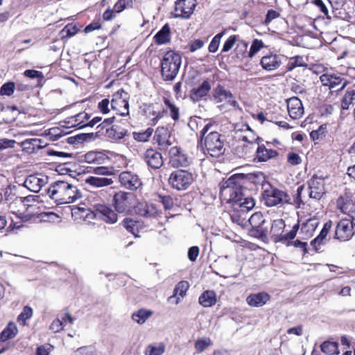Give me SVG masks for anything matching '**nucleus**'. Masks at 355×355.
Instances as JSON below:
<instances>
[{"label": "nucleus", "mask_w": 355, "mask_h": 355, "mask_svg": "<svg viewBox=\"0 0 355 355\" xmlns=\"http://www.w3.org/2000/svg\"><path fill=\"white\" fill-rule=\"evenodd\" d=\"M211 341L209 338L198 339L195 343V347L199 352H203L207 347L211 345Z\"/></svg>", "instance_id": "5fc2aeb1"}, {"label": "nucleus", "mask_w": 355, "mask_h": 355, "mask_svg": "<svg viewBox=\"0 0 355 355\" xmlns=\"http://www.w3.org/2000/svg\"><path fill=\"white\" fill-rule=\"evenodd\" d=\"M46 193L58 205L71 203L82 197L77 187L65 180L53 182Z\"/></svg>", "instance_id": "f03ea898"}, {"label": "nucleus", "mask_w": 355, "mask_h": 355, "mask_svg": "<svg viewBox=\"0 0 355 355\" xmlns=\"http://www.w3.org/2000/svg\"><path fill=\"white\" fill-rule=\"evenodd\" d=\"M299 230V224H295L293 226L292 230L287 233L282 234L280 237L279 242H283L288 240L293 239L297 234V232Z\"/></svg>", "instance_id": "6e6d98bb"}, {"label": "nucleus", "mask_w": 355, "mask_h": 355, "mask_svg": "<svg viewBox=\"0 0 355 355\" xmlns=\"http://www.w3.org/2000/svg\"><path fill=\"white\" fill-rule=\"evenodd\" d=\"M246 178L255 184H262L265 181V175L261 172L248 174Z\"/></svg>", "instance_id": "603ef678"}, {"label": "nucleus", "mask_w": 355, "mask_h": 355, "mask_svg": "<svg viewBox=\"0 0 355 355\" xmlns=\"http://www.w3.org/2000/svg\"><path fill=\"white\" fill-rule=\"evenodd\" d=\"M263 46V43L261 40L254 39L250 48L248 52V57L252 58L254 55Z\"/></svg>", "instance_id": "864d4df0"}, {"label": "nucleus", "mask_w": 355, "mask_h": 355, "mask_svg": "<svg viewBox=\"0 0 355 355\" xmlns=\"http://www.w3.org/2000/svg\"><path fill=\"white\" fill-rule=\"evenodd\" d=\"M144 163L151 169H159L164 164V159L162 154L157 150L149 148L141 155Z\"/></svg>", "instance_id": "4468645a"}, {"label": "nucleus", "mask_w": 355, "mask_h": 355, "mask_svg": "<svg viewBox=\"0 0 355 355\" xmlns=\"http://www.w3.org/2000/svg\"><path fill=\"white\" fill-rule=\"evenodd\" d=\"M251 232L255 237L263 239L267 237L268 230L262 225L259 227H252Z\"/></svg>", "instance_id": "680f3d73"}, {"label": "nucleus", "mask_w": 355, "mask_h": 355, "mask_svg": "<svg viewBox=\"0 0 355 355\" xmlns=\"http://www.w3.org/2000/svg\"><path fill=\"white\" fill-rule=\"evenodd\" d=\"M196 0H177L175 2V18L189 19L196 7Z\"/></svg>", "instance_id": "f8f14e48"}, {"label": "nucleus", "mask_w": 355, "mask_h": 355, "mask_svg": "<svg viewBox=\"0 0 355 355\" xmlns=\"http://www.w3.org/2000/svg\"><path fill=\"white\" fill-rule=\"evenodd\" d=\"M327 132V124L321 125L318 130H313L310 133L311 138L313 140H320L325 137Z\"/></svg>", "instance_id": "de8ad7c7"}, {"label": "nucleus", "mask_w": 355, "mask_h": 355, "mask_svg": "<svg viewBox=\"0 0 355 355\" xmlns=\"http://www.w3.org/2000/svg\"><path fill=\"white\" fill-rule=\"evenodd\" d=\"M17 333V328L14 323L10 322L6 329H4L0 334V341L5 342L6 340L12 338Z\"/></svg>", "instance_id": "c9c22d12"}, {"label": "nucleus", "mask_w": 355, "mask_h": 355, "mask_svg": "<svg viewBox=\"0 0 355 355\" xmlns=\"http://www.w3.org/2000/svg\"><path fill=\"white\" fill-rule=\"evenodd\" d=\"M45 145H43V142L40 139H28L23 141L21 143V147L24 151H26L27 153H33L44 148Z\"/></svg>", "instance_id": "b1692460"}, {"label": "nucleus", "mask_w": 355, "mask_h": 355, "mask_svg": "<svg viewBox=\"0 0 355 355\" xmlns=\"http://www.w3.org/2000/svg\"><path fill=\"white\" fill-rule=\"evenodd\" d=\"M319 220L317 218H310L301 227V232L306 236H311L319 225Z\"/></svg>", "instance_id": "f704fd0d"}, {"label": "nucleus", "mask_w": 355, "mask_h": 355, "mask_svg": "<svg viewBox=\"0 0 355 355\" xmlns=\"http://www.w3.org/2000/svg\"><path fill=\"white\" fill-rule=\"evenodd\" d=\"M154 140L159 146L162 151H165L172 145L171 141V133L168 128L164 127H158L154 135Z\"/></svg>", "instance_id": "6ab92c4d"}, {"label": "nucleus", "mask_w": 355, "mask_h": 355, "mask_svg": "<svg viewBox=\"0 0 355 355\" xmlns=\"http://www.w3.org/2000/svg\"><path fill=\"white\" fill-rule=\"evenodd\" d=\"M159 202H160L165 209H171L173 207L174 202L173 198L170 196L159 195Z\"/></svg>", "instance_id": "4d7b16f0"}, {"label": "nucleus", "mask_w": 355, "mask_h": 355, "mask_svg": "<svg viewBox=\"0 0 355 355\" xmlns=\"http://www.w3.org/2000/svg\"><path fill=\"white\" fill-rule=\"evenodd\" d=\"M113 182V180L107 177L89 176L85 179V183L94 188L107 187Z\"/></svg>", "instance_id": "a878e982"}, {"label": "nucleus", "mask_w": 355, "mask_h": 355, "mask_svg": "<svg viewBox=\"0 0 355 355\" xmlns=\"http://www.w3.org/2000/svg\"><path fill=\"white\" fill-rule=\"evenodd\" d=\"M355 100V89H348L341 100V108L348 110L353 101Z\"/></svg>", "instance_id": "ea45409f"}, {"label": "nucleus", "mask_w": 355, "mask_h": 355, "mask_svg": "<svg viewBox=\"0 0 355 355\" xmlns=\"http://www.w3.org/2000/svg\"><path fill=\"white\" fill-rule=\"evenodd\" d=\"M270 300V295L265 292L250 295L246 301L251 306L259 307L264 305Z\"/></svg>", "instance_id": "5701e85b"}, {"label": "nucleus", "mask_w": 355, "mask_h": 355, "mask_svg": "<svg viewBox=\"0 0 355 355\" xmlns=\"http://www.w3.org/2000/svg\"><path fill=\"white\" fill-rule=\"evenodd\" d=\"M89 119L88 114L85 112L79 113L69 119V123L71 124L72 127H78V128H83L88 126L87 123H85V121Z\"/></svg>", "instance_id": "72a5a7b5"}, {"label": "nucleus", "mask_w": 355, "mask_h": 355, "mask_svg": "<svg viewBox=\"0 0 355 355\" xmlns=\"http://www.w3.org/2000/svg\"><path fill=\"white\" fill-rule=\"evenodd\" d=\"M354 225L352 220L341 219L335 230V238L341 241H349L354 235Z\"/></svg>", "instance_id": "ddd939ff"}, {"label": "nucleus", "mask_w": 355, "mask_h": 355, "mask_svg": "<svg viewBox=\"0 0 355 355\" xmlns=\"http://www.w3.org/2000/svg\"><path fill=\"white\" fill-rule=\"evenodd\" d=\"M331 227H332V221L331 220H329L327 223H325L322 230L320 232V234L311 242V245L316 250H318V247L320 246L322 243L323 240L327 236Z\"/></svg>", "instance_id": "7c9ffc66"}, {"label": "nucleus", "mask_w": 355, "mask_h": 355, "mask_svg": "<svg viewBox=\"0 0 355 355\" xmlns=\"http://www.w3.org/2000/svg\"><path fill=\"white\" fill-rule=\"evenodd\" d=\"M15 86L12 82H8L3 84L0 89L1 95L10 96L14 92Z\"/></svg>", "instance_id": "bf43d9fd"}, {"label": "nucleus", "mask_w": 355, "mask_h": 355, "mask_svg": "<svg viewBox=\"0 0 355 355\" xmlns=\"http://www.w3.org/2000/svg\"><path fill=\"white\" fill-rule=\"evenodd\" d=\"M327 176H318L314 175L308 181L309 197L315 200H320L326 192L324 181Z\"/></svg>", "instance_id": "9b49d317"}, {"label": "nucleus", "mask_w": 355, "mask_h": 355, "mask_svg": "<svg viewBox=\"0 0 355 355\" xmlns=\"http://www.w3.org/2000/svg\"><path fill=\"white\" fill-rule=\"evenodd\" d=\"M278 155V153L272 149H268L264 145L258 146L255 152V158L258 162H265Z\"/></svg>", "instance_id": "4be33fe9"}, {"label": "nucleus", "mask_w": 355, "mask_h": 355, "mask_svg": "<svg viewBox=\"0 0 355 355\" xmlns=\"http://www.w3.org/2000/svg\"><path fill=\"white\" fill-rule=\"evenodd\" d=\"M182 63L181 55L174 51H167L161 61V73L164 80H173L178 75Z\"/></svg>", "instance_id": "39448f33"}, {"label": "nucleus", "mask_w": 355, "mask_h": 355, "mask_svg": "<svg viewBox=\"0 0 355 355\" xmlns=\"http://www.w3.org/2000/svg\"><path fill=\"white\" fill-rule=\"evenodd\" d=\"M134 195L131 193L119 191L113 196V206L118 213L130 211L133 205Z\"/></svg>", "instance_id": "1a4fd4ad"}, {"label": "nucleus", "mask_w": 355, "mask_h": 355, "mask_svg": "<svg viewBox=\"0 0 355 355\" xmlns=\"http://www.w3.org/2000/svg\"><path fill=\"white\" fill-rule=\"evenodd\" d=\"M305 66L302 56L297 55L291 58L287 64L288 71H292L295 67Z\"/></svg>", "instance_id": "8fccbe9b"}, {"label": "nucleus", "mask_w": 355, "mask_h": 355, "mask_svg": "<svg viewBox=\"0 0 355 355\" xmlns=\"http://www.w3.org/2000/svg\"><path fill=\"white\" fill-rule=\"evenodd\" d=\"M169 164L174 168L186 167L189 164V157L180 147H171L168 151Z\"/></svg>", "instance_id": "2eb2a0df"}, {"label": "nucleus", "mask_w": 355, "mask_h": 355, "mask_svg": "<svg viewBox=\"0 0 355 355\" xmlns=\"http://www.w3.org/2000/svg\"><path fill=\"white\" fill-rule=\"evenodd\" d=\"M85 160L89 164H101L104 157L101 153L91 151L85 155Z\"/></svg>", "instance_id": "79ce46f5"}, {"label": "nucleus", "mask_w": 355, "mask_h": 355, "mask_svg": "<svg viewBox=\"0 0 355 355\" xmlns=\"http://www.w3.org/2000/svg\"><path fill=\"white\" fill-rule=\"evenodd\" d=\"M320 80L323 86L337 92L343 90L348 84V81L338 73H323Z\"/></svg>", "instance_id": "9d476101"}, {"label": "nucleus", "mask_w": 355, "mask_h": 355, "mask_svg": "<svg viewBox=\"0 0 355 355\" xmlns=\"http://www.w3.org/2000/svg\"><path fill=\"white\" fill-rule=\"evenodd\" d=\"M131 3V0H119L114 6L113 10L119 13L124 10L128 4Z\"/></svg>", "instance_id": "338daca9"}, {"label": "nucleus", "mask_w": 355, "mask_h": 355, "mask_svg": "<svg viewBox=\"0 0 355 355\" xmlns=\"http://www.w3.org/2000/svg\"><path fill=\"white\" fill-rule=\"evenodd\" d=\"M152 315L153 311L141 309L132 315V319L138 324H144Z\"/></svg>", "instance_id": "58836bf2"}, {"label": "nucleus", "mask_w": 355, "mask_h": 355, "mask_svg": "<svg viewBox=\"0 0 355 355\" xmlns=\"http://www.w3.org/2000/svg\"><path fill=\"white\" fill-rule=\"evenodd\" d=\"M248 221L252 227H259L265 223V219L261 212H255L250 216Z\"/></svg>", "instance_id": "a18cd8bd"}, {"label": "nucleus", "mask_w": 355, "mask_h": 355, "mask_svg": "<svg viewBox=\"0 0 355 355\" xmlns=\"http://www.w3.org/2000/svg\"><path fill=\"white\" fill-rule=\"evenodd\" d=\"M94 173L96 176L105 177L112 175V170L107 166H96L94 168Z\"/></svg>", "instance_id": "13d9d810"}, {"label": "nucleus", "mask_w": 355, "mask_h": 355, "mask_svg": "<svg viewBox=\"0 0 355 355\" xmlns=\"http://www.w3.org/2000/svg\"><path fill=\"white\" fill-rule=\"evenodd\" d=\"M165 351V345L159 343L155 345H150L145 349V355H162Z\"/></svg>", "instance_id": "a19ab883"}, {"label": "nucleus", "mask_w": 355, "mask_h": 355, "mask_svg": "<svg viewBox=\"0 0 355 355\" xmlns=\"http://www.w3.org/2000/svg\"><path fill=\"white\" fill-rule=\"evenodd\" d=\"M144 112L146 116L153 122V124H155L158 119L162 116L159 111L155 110V106L153 105H146L144 110Z\"/></svg>", "instance_id": "4c0bfd02"}, {"label": "nucleus", "mask_w": 355, "mask_h": 355, "mask_svg": "<svg viewBox=\"0 0 355 355\" xmlns=\"http://www.w3.org/2000/svg\"><path fill=\"white\" fill-rule=\"evenodd\" d=\"M244 214L234 209L233 213L231 214V218L234 223L243 225L245 220V217L243 216Z\"/></svg>", "instance_id": "0e129e2a"}, {"label": "nucleus", "mask_w": 355, "mask_h": 355, "mask_svg": "<svg viewBox=\"0 0 355 355\" xmlns=\"http://www.w3.org/2000/svg\"><path fill=\"white\" fill-rule=\"evenodd\" d=\"M48 177L41 173L28 175L24 182V186L32 192L37 193L47 184Z\"/></svg>", "instance_id": "f3484780"}, {"label": "nucleus", "mask_w": 355, "mask_h": 355, "mask_svg": "<svg viewBox=\"0 0 355 355\" xmlns=\"http://www.w3.org/2000/svg\"><path fill=\"white\" fill-rule=\"evenodd\" d=\"M216 295L213 291H205L199 297V304L204 307H211L216 302Z\"/></svg>", "instance_id": "c85d7f7f"}, {"label": "nucleus", "mask_w": 355, "mask_h": 355, "mask_svg": "<svg viewBox=\"0 0 355 355\" xmlns=\"http://www.w3.org/2000/svg\"><path fill=\"white\" fill-rule=\"evenodd\" d=\"M164 104L170 111V115L175 121L179 119V109L168 98H164Z\"/></svg>", "instance_id": "3c124183"}, {"label": "nucleus", "mask_w": 355, "mask_h": 355, "mask_svg": "<svg viewBox=\"0 0 355 355\" xmlns=\"http://www.w3.org/2000/svg\"><path fill=\"white\" fill-rule=\"evenodd\" d=\"M223 35V33H220L212 39L208 48L209 52L214 53L218 50Z\"/></svg>", "instance_id": "052dcab7"}, {"label": "nucleus", "mask_w": 355, "mask_h": 355, "mask_svg": "<svg viewBox=\"0 0 355 355\" xmlns=\"http://www.w3.org/2000/svg\"><path fill=\"white\" fill-rule=\"evenodd\" d=\"M285 226V222L283 219L273 220L271 225L270 234L275 242H279L280 237H282L283 234Z\"/></svg>", "instance_id": "cd10ccee"}, {"label": "nucleus", "mask_w": 355, "mask_h": 355, "mask_svg": "<svg viewBox=\"0 0 355 355\" xmlns=\"http://www.w3.org/2000/svg\"><path fill=\"white\" fill-rule=\"evenodd\" d=\"M124 227L130 232L133 234H135V230H137V222L133 220L131 218H126L123 221Z\"/></svg>", "instance_id": "69168bd1"}, {"label": "nucleus", "mask_w": 355, "mask_h": 355, "mask_svg": "<svg viewBox=\"0 0 355 355\" xmlns=\"http://www.w3.org/2000/svg\"><path fill=\"white\" fill-rule=\"evenodd\" d=\"M287 110L293 119H300L304 114L302 103L297 97H292L287 100Z\"/></svg>", "instance_id": "aec40b11"}, {"label": "nucleus", "mask_w": 355, "mask_h": 355, "mask_svg": "<svg viewBox=\"0 0 355 355\" xmlns=\"http://www.w3.org/2000/svg\"><path fill=\"white\" fill-rule=\"evenodd\" d=\"M260 64L267 71L277 69L281 64V59L277 54L270 53L262 57Z\"/></svg>", "instance_id": "412c9836"}, {"label": "nucleus", "mask_w": 355, "mask_h": 355, "mask_svg": "<svg viewBox=\"0 0 355 355\" xmlns=\"http://www.w3.org/2000/svg\"><path fill=\"white\" fill-rule=\"evenodd\" d=\"M71 214L75 219H83L90 222L95 218L102 219L107 223L114 224L117 220V214L110 207L101 203H93L89 207H76L71 211Z\"/></svg>", "instance_id": "f257e3e1"}, {"label": "nucleus", "mask_w": 355, "mask_h": 355, "mask_svg": "<svg viewBox=\"0 0 355 355\" xmlns=\"http://www.w3.org/2000/svg\"><path fill=\"white\" fill-rule=\"evenodd\" d=\"M214 98L217 103H227L229 98H232L233 95L221 85H218L214 90Z\"/></svg>", "instance_id": "c756f323"}, {"label": "nucleus", "mask_w": 355, "mask_h": 355, "mask_svg": "<svg viewBox=\"0 0 355 355\" xmlns=\"http://www.w3.org/2000/svg\"><path fill=\"white\" fill-rule=\"evenodd\" d=\"M211 89L209 81L204 80L198 87L193 88L191 91V98L193 101H198L205 96Z\"/></svg>", "instance_id": "393cba45"}, {"label": "nucleus", "mask_w": 355, "mask_h": 355, "mask_svg": "<svg viewBox=\"0 0 355 355\" xmlns=\"http://www.w3.org/2000/svg\"><path fill=\"white\" fill-rule=\"evenodd\" d=\"M153 132V130L151 128H147L145 131L143 132H134L132 133L133 138L140 142H145L148 140L150 137L152 135Z\"/></svg>", "instance_id": "c03bdc74"}, {"label": "nucleus", "mask_w": 355, "mask_h": 355, "mask_svg": "<svg viewBox=\"0 0 355 355\" xmlns=\"http://www.w3.org/2000/svg\"><path fill=\"white\" fill-rule=\"evenodd\" d=\"M168 184L174 189L183 191L187 189L193 181L191 173L186 170L173 171L168 178Z\"/></svg>", "instance_id": "423d86ee"}, {"label": "nucleus", "mask_w": 355, "mask_h": 355, "mask_svg": "<svg viewBox=\"0 0 355 355\" xmlns=\"http://www.w3.org/2000/svg\"><path fill=\"white\" fill-rule=\"evenodd\" d=\"M237 202L234 209L241 212V214H246L255 205L254 200L251 197H243V196L240 200H237Z\"/></svg>", "instance_id": "bb28decb"}, {"label": "nucleus", "mask_w": 355, "mask_h": 355, "mask_svg": "<svg viewBox=\"0 0 355 355\" xmlns=\"http://www.w3.org/2000/svg\"><path fill=\"white\" fill-rule=\"evenodd\" d=\"M321 351L326 354H334L338 349V344L334 342L325 341L320 345Z\"/></svg>", "instance_id": "09e8293b"}, {"label": "nucleus", "mask_w": 355, "mask_h": 355, "mask_svg": "<svg viewBox=\"0 0 355 355\" xmlns=\"http://www.w3.org/2000/svg\"><path fill=\"white\" fill-rule=\"evenodd\" d=\"M256 145H252L250 144H239L235 148V153L240 157H247L252 153Z\"/></svg>", "instance_id": "e433bc0d"}, {"label": "nucleus", "mask_w": 355, "mask_h": 355, "mask_svg": "<svg viewBox=\"0 0 355 355\" xmlns=\"http://www.w3.org/2000/svg\"><path fill=\"white\" fill-rule=\"evenodd\" d=\"M262 196L268 207L288 203L290 200V197L287 193L270 185H268V188L263 190Z\"/></svg>", "instance_id": "0eeeda50"}, {"label": "nucleus", "mask_w": 355, "mask_h": 355, "mask_svg": "<svg viewBox=\"0 0 355 355\" xmlns=\"http://www.w3.org/2000/svg\"><path fill=\"white\" fill-rule=\"evenodd\" d=\"M243 178V175H232L225 181H223L220 186V195L229 202L232 203L233 208L243 196L240 191V181Z\"/></svg>", "instance_id": "20e7f679"}, {"label": "nucleus", "mask_w": 355, "mask_h": 355, "mask_svg": "<svg viewBox=\"0 0 355 355\" xmlns=\"http://www.w3.org/2000/svg\"><path fill=\"white\" fill-rule=\"evenodd\" d=\"M211 126V123H208L200 131V145L211 156L218 157L224 153V141L219 132H209Z\"/></svg>", "instance_id": "7ed1b4c3"}, {"label": "nucleus", "mask_w": 355, "mask_h": 355, "mask_svg": "<svg viewBox=\"0 0 355 355\" xmlns=\"http://www.w3.org/2000/svg\"><path fill=\"white\" fill-rule=\"evenodd\" d=\"M53 349V347L49 343L44 344L37 348L36 355H49Z\"/></svg>", "instance_id": "774afa93"}, {"label": "nucleus", "mask_w": 355, "mask_h": 355, "mask_svg": "<svg viewBox=\"0 0 355 355\" xmlns=\"http://www.w3.org/2000/svg\"><path fill=\"white\" fill-rule=\"evenodd\" d=\"M119 180L121 185L130 191H136L142 185L138 175L130 171H123L120 173Z\"/></svg>", "instance_id": "dca6fc26"}, {"label": "nucleus", "mask_w": 355, "mask_h": 355, "mask_svg": "<svg viewBox=\"0 0 355 355\" xmlns=\"http://www.w3.org/2000/svg\"><path fill=\"white\" fill-rule=\"evenodd\" d=\"M171 28L168 24H165L154 36V40L157 44H164L170 41Z\"/></svg>", "instance_id": "2f4dec72"}, {"label": "nucleus", "mask_w": 355, "mask_h": 355, "mask_svg": "<svg viewBox=\"0 0 355 355\" xmlns=\"http://www.w3.org/2000/svg\"><path fill=\"white\" fill-rule=\"evenodd\" d=\"M33 316V309L31 307L28 306H26L24 307L21 313L17 317V322L22 324L25 325L26 321L30 319Z\"/></svg>", "instance_id": "49530a36"}, {"label": "nucleus", "mask_w": 355, "mask_h": 355, "mask_svg": "<svg viewBox=\"0 0 355 355\" xmlns=\"http://www.w3.org/2000/svg\"><path fill=\"white\" fill-rule=\"evenodd\" d=\"M126 130L121 128L117 125H112L110 128H107L105 136L112 140H119L123 139L126 135Z\"/></svg>", "instance_id": "473e14b6"}, {"label": "nucleus", "mask_w": 355, "mask_h": 355, "mask_svg": "<svg viewBox=\"0 0 355 355\" xmlns=\"http://www.w3.org/2000/svg\"><path fill=\"white\" fill-rule=\"evenodd\" d=\"M65 134H67V132H64L59 127H54L49 130V135L51 136L53 141L59 139Z\"/></svg>", "instance_id": "e2e57ef3"}, {"label": "nucleus", "mask_w": 355, "mask_h": 355, "mask_svg": "<svg viewBox=\"0 0 355 355\" xmlns=\"http://www.w3.org/2000/svg\"><path fill=\"white\" fill-rule=\"evenodd\" d=\"M130 95L123 89L113 94L111 101V107L116 111V114L125 116L129 114Z\"/></svg>", "instance_id": "6e6552de"}, {"label": "nucleus", "mask_w": 355, "mask_h": 355, "mask_svg": "<svg viewBox=\"0 0 355 355\" xmlns=\"http://www.w3.org/2000/svg\"><path fill=\"white\" fill-rule=\"evenodd\" d=\"M189 288V284L187 281H181L175 287L173 290V296L170 297V298H172L173 297H175L177 295H179L182 297H183L187 291V290Z\"/></svg>", "instance_id": "37998d69"}, {"label": "nucleus", "mask_w": 355, "mask_h": 355, "mask_svg": "<svg viewBox=\"0 0 355 355\" xmlns=\"http://www.w3.org/2000/svg\"><path fill=\"white\" fill-rule=\"evenodd\" d=\"M136 213L145 218H158L161 216L162 211L155 204L141 202L135 207Z\"/></svg>", "instance_id": "a211bd4d"}]
</instances>
